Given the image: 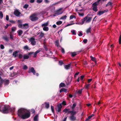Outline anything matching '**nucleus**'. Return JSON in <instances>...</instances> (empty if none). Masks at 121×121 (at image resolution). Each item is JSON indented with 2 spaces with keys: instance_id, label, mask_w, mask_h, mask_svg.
<instances>
[{
  "instance_id": "obj_17",
  "label": "nucleus",
  "mask_w": 121,
  "mask_h": 121,
  "mask_svg": "<svg viewBox=\"0 0 121 121\" xmlns=\"http://www.w3.org/2000/svg\"><path fill=\"white\" fill-rule=\"evenodd\" d=\"M76 105L77 104L76 103H74L73 104L72 106L71 107L72 110H74Z\"/></svg>"
},
{
  "instance_id": "obj_37",
  "label": "nucleus",
  "mask_w": 121,
  "mask_h": 121,
  "mask_svg": "<svg viewBox=\"0 0 121 121\" xmlns=\"http://www.w3.org/2000/svg\"><path fill=\"white\" fill-rule=\"evenodd\" d=\"M112 3L111 2H110V1H109L108 2V3L106 4V6H108V5H112Z\"/></svg>"
},
{
  "instance_id": "obj_5",
  "label": "nucleus",
  "mask_w": 121,
  "mask_h": 121,
  "mask_svg": "<svg viewBox=\"0 0 121 121\" xmlns=\"http://www.w3.org/2000/svg\"><path fill=\"white\" fill-rule=\"evenodd\" d=\"M90 15V14H88L84 18V22L85 21L86 23H90V22L92 19V17H89Z\"/></svg>"
},
{
  "instance_id": "obj_4",
  "label": "nucleus",
  "mask_w": 121,
  "mask_h": 121,
  "mask_svg": "<svg viewBox=\"0 0 121 121\" xmlns=\"http://www.w3.org/2000/svg\"><path fill=\"white\" fill-rule=\"evenodd\" d=\"M4 83L5 86L8 85L9 83V81L8 79H3L2 78L0 80V87L2 86L3 83Z\"/></svg>"
},
{
  "instance_id": "obj_15",
  "label": "nucleus",
  "mask_w": 121,
  "mask_h": 121,
  "mask_svg": "<svg viewBox=\"0 0 121 121\" xmlns=\"http://www.w3.org/2000/svg\"><path fill=\"white\" fill-rule=\"evenodd\" d=\"M40 51V50H38L36 51L35 52H34L33 54V57H35L37 55V54Z\"/></svg>"
},
{
  "instance_id": "obj_39",
  "label": "nucleus",
  "mask_w": 121,
  "mask_h": 121,
  "mask_svg": "<svg viewBox=\"0 0 121 121\" xmlns=\"http://www.w3.org/2000/svg\"><path fill=\"white\" fill-rule=\"evenodd\" d=\"M17 22L18 23V26L20 24H22V20H18L17 21Z\"/></svg>"
},
{
  "instance_id": "obj_38",
  "label": "nucleus",
  "mask_w": 121,
  "mask_h": 121,
  "mask_svg": "<svg viewBox=\"0 0 121 121\" xmlns=\"http://www.w3.org/2000/svg\"><path fill=\"white\" fill-rule=\"evenodd\" d=\"M91 118V115H90V116H89L86 119L85 121H89V120Z\"/></svg>"
},
{
  "instance_id": "obj_43",
  "label": "nucleus",
  "mask_w": 121,
  "mask_h": 121,
  "mask_svg": "<svg viewBox=\"0 0 121 121\" xmlns=\"http://www.w3.org/2000/svg\"><path fill=\"white\" fill-rule=\"evenodd\" d=\"M28 68L27 66L26 65H24L23 67V68L24 69H26Z\"/></svg>"
},
{
  "instance_id": "obj_25",
  "label": "nucleus",
  "mask_w": 121,
  "mask_h": 121,
  "mask_svg": "<svg viewBox=\"0 0 121 121\" xmlns=\"http://www.w3.org/2000/svg\"><path fill=\"white\" fill-rule=\"evenodd\" d=\"M90 57L91 59V60H92L93 61H96V58L95 57H93V56H90Z\"/></svg>"
},
{
  "instance_id": "obj_2",
  "label": "nucleus",
  "mask_w": 121,
  "mask_h": 121,
  "mask_svg": "<svg viewBox=\"0 0 121 121\" xmlns=\"http://www.w3.org/2000/svg\"><path fill=\"white\" fill-rule=\"evenodd\" d=\"M15 110V108H10V107L8 105H1L0 106V111L4 113H7L9 112H13Z\"/></svg>"
},
{
  "instance_id": "obj_30",
  "label": "nucleus",
  "mask_w": 121,
  "mask_h": 121,
  "mask_svg": "<svg viewBox=\"0 0 121 121\" xmlns=\"http://www.w3.org/2000/svg\"><path fill=\"white\" fill-rule=\"evenodd\" d=\"M65 84L64 83H61L59 85V87H62L65 86Z\"/></svg>"
},
{
  "instance_id": "obj_21",
  "label": "nucleus",
  "mask_w": 121,
  "mask_h": 121,
  "mask_svg": "<svg viewBox=\"0 0 121 121\" xmlns=\"http://www.w3.org/2000/svg\"><path fill=\"white\" fill-rule=\"evenodd\" d=\"M23 49L26 50H30V48H29L28 46L27 45H26L25 46L23 47Z\"/></svg>"
},
{
  "instance_id": "obj_52",
  "label": "nucleus",
  "mask_w": 121,
  "mask_h": 121,
  "mask_svg": "<svg viewBox=\"0 0 121 121\" xmlns=\"http://www.w3.org/2000/svg\"><path fill=\"white\" fill-rule=\"evenodd\" d=\"M79 73V72H78L77 73H76L75 75H74V77L75 78L77 75H78Z\"/></svg>"
},
{
  "instance_id": "obj_45",
  "label": "nucleus",
  "mask_w": 121,
  "mask_h": 121,
  "mask_svg": "<svg viewBox=\"0 0 121 121\" xmlns=\"http://www.w3.org/2000/svg\"><path fill=\"white\" fill-rule=\"evenodd\" d=\"M82 89L79 90L78 91V93L79 94H81L82 91Z\"/></svg>"
},
{
  "instance_id": "obj_44",
  "label": "nucleus",
  "mask_w": 121,
  "mask_h": 121,
  "mask_svg": "<svg viewBox=\"0 0 121 121\" xmlns=\"http://www.w3.org/2000/svg\"><path fill=\"white\" fill-rule=\"evenodd\" d=\"M77 54L76 52H72L71 53L72 56L73 57H74Z\"/></svg>"
},
{
  "instance_id": "obj_12",
  "label": "nucleus",
  "mask_w": 121,
  "mask_h": 121,
  "mask_svg": "<svg viewBox=\"0 0 121 121\" xmlns=\"http://www.w3.org/2000/svg\"><path fill=\"white\" fill-rule=\"evenodd\" d=\"M14 14L16 16L19 17L21 14V13L18 10H16L14 12Z\"/></svg>"
},
{
  "instance_id": "obj_32",
  "label": "nucleus",
  "mask_w": 121,
  "mask_h": 121,
  "mask_svg": "<svg viewBox=\"0 0 121 121\" xmlns=\"http://www.w3.org/2000/svg\"><path fill=\"white\" fill-rule=\"evenodd\" d=\"M92 9L94 11H98V9H97V6H96L95 7H93L92 8Z\"/></svg>"
},
{
  "instance_id": "obj_11",
  "label": "nucleus",
  "mask_w": 121,
  "mask_h": 121,
  "mask_svg": "<svg viewBox=\"0 0 121 121\" xmlns=\"http://www.w3.org/2000/svg\"><path fill=\"white\" fill-rule=\"evenodd\" d=\"M108 11V9H106V10H104V11H100L97 13V14L98 15H99L100 16V15H101L102 14L104 13L107 12Z\"/></svg>"
},
{
  "instance_id": "obj_54",
  "label": "nucleus",
  "mask_w": 121,
  "mask_h": 121,
  "mask_svg": "<svg viewBox=\"0 0 121 121\" xmlns=\"http://www.w3.org/2000/svg\"><path fill=\"white\" fill-rule=\"evenodd\" d=\"M9 21L10 22L12 23H15V22L13 20H9Z\"/></svg>"
},
{
  "instance_id": "obj_10",
  "label": "nucleus",
  "mask_w": 121,
  "mask_h": 121,
  "mask_svg": "<svg viewBox=\"0 0 121 121\" xmlns=\"http://www.w3.org/2000/svg\"><path fill=\"white\" fill-rule=\"evenodd\" d=\"M28 72L29 73H32L34 75H35L36 72L34 69L33 67H31L29 68V70Z\"/></svg>"
},
{
  "instance_id": "obj_13",
  "label": "nucleus",
  "mask_w": 121,
  "mask_h": 121,
  "mask_svg": "<svg viewBox=\"0 0 121 121\" xmlns=\"http://www.w3.org/2000/svg\"><path fill=\"white\" fill-rule=\"evenodd\" d=\"M62 9V8H60L58 9L56 11V12L57 13L58 15H59L62 14L63 13V12L62 11H61Z\"/></svg>"
},
{
  "instance_id": "obj_36",
  "label": "nucleus",
  "mask_w": 121,
  "mask_h": 121,
  "mask_svg": "<svg viewBox=\"0 0 121 121\" xmlns=\"http://www.w3.org/2000/svg\"><path fill=\"white\" fill-rule=\"evenodd\" d=\"M71 32L72 33L73 35H75L76 34V31L75 30H72L71 31Z\"/></svg>"
},
{
  "instance_id": "obj_57",
  "label": "nucleus",
  "mask_w": 121,
  "mask_h": 121,
  "mask_svg": "<svg viewBox=\"0 0 121 121\" xmlns=\"http://www.w3.org/2000/svg\"><path fill=\"white\" fill-rule=\"evenodd\" d=\"M67 117V116H65V118L64 119L63 121H66Z\"/></svg>"
},
{
  "instance_id": "obj_26",
  "label": "nucleus",
  "mask_w": 121,
  "mask_h": 121,
  "mask_svg": "<svg viewBox=\"0 0 121 121\" xmlns=\"http://www.w3.org/2000/svg\"><path fill=\"white\" fill-rule=\"evenodd\" d=\"M46 13V10H43L41 11L40 13V14L42 15H44Z\"/></svg>"
},
{
  "instance_id": "obj_1",
  "label": "nucleus",
  "mask_w": 121,
  "mask_h": 121,
  "mask_svg": "<svg viewBox=\"0 0 121 121\" xmlns=\"http://www.w3.org/2000/svg\"><path fill=\"white\" fill-rule=\"evenodd\" d=\"M18 115L21 119H24L29 118L30 116V113L27 110L21 108L18 110Z\"/></svg>"
},
{
  "instance_id": "obj_35",
  "label": "nucleus",
  "mask_w": 121,
  "mask_h": 121,
  "mask_svg": "<svg viewBox=\"0 0 121 121\" xmlns=\"http://www.w3.org/2000/svg\"><path fill=\"white\" fill-rule=\"evenodd\" d=\"M3 17V14L1 11H0V18L2 19Z\"/></svg>"
},
{
  "instance_id": "obj_18",
  "label": "nucleus",
  "mask_w": 121,
  "mask_h": 121,
  "mask_svg": "<svg viewBox=\"0 0 121 121\" xmlns=\"http://www.w3.org/2000/svg\"><path fill=\"white\" fill-rule=\"evenodd\" d=\"M18 52L17 51H15L13 52V55L15 57H16L17 56V54Z\"/></svg>"
},
{
  "instance_id": "obj_47",
  "label": "nucleus",
  "mask_w": 121,
  "mask_h": 121,
  "mask_svg": "<svg viewBox=\"0 0 121 121\" xmlns=\"http://www.w3.org/2000/svg\"><path fill=\"white\" fill-rule=\"evenodd\" d=\"M78 35L79 36H81L82 35V32L80 31L79 32Z\"/></svg>"
},
{
  "instance_id": "obj_60",
  "label": "nucleus",
  "mask_w": 121,
  "mask_h": 121,
  "mask_svg": "<svg viewBox=\"0 0 121 121\" xmlns=\"http://www.w3.org/2000/svg\"><path fill=\"white\" fill-rule=\"evenodd\" d=\"M61 51L63 53H65L64 49L62 48H61Z\"/></svg>"
},
{
  "instance_id": "obj_46",
  "label": "nucleus",
  "mask_w": 121,
  "mask_h": 121,
  "mask_svg": "<svg viewBox=\"0 0 121 121\" xmlns=\"http://www.w3.org/2000/svg\"><path fill=\"white\" fill-rule=\"evenodd\" d=\"M59 64L60 65H62L63 63V62L61 60L59 61Z\"/></svg>"
},
{
  "instance_id": "obj_6",
  "label": "nucleus",
  "mask_w": 121,
  "mask_h": 121,
  "mask_svg": "<svg viewBox=\"0 0 121 121\" xmlns=\"http://www.w3.org/2000/svg\"><path fill=\"white\" fill-rule=\"evenodd\" d=\"M18 27L20 28L26 29L28 28L29 26L28 24L26 23L24 24L19 25L18 26Z\"/></svg>"
},
{
  "instance_id": "obj_16",
  "label": "nucleus",
  "mask_w": 121,
  "mask_h": 121,
  "mask_svg": "<svg viewBox=\"0 0 121 121\" xmlns=\"http://www.w3.org/2000/svg\"><path fill=\"white\" fill-rule=\"evenodd\" d=\"M49 23V22L48 21L46 22L43 24L42 25V27H47V26L48 25Z\"/></svg>"
},
{
  "instance_id": "obj_9",
  "label": "nucleus",
  "mask_w": 121,
  "mask_h": 121,
  "mask_svg": "<svg viewBox=\"0 0 121 121\" xmlns=\"http://www.w3.org/2000/svg\"><path fill=\"white\" fill-rule=\"evenodd\" d=\"M62 108V104H58L57 107L56 108V110L59 113L61 111V109Z\"/></svg>"
},
{
  "instance_id": "obj_59",
  "label": "nucleus",
  "mask_w": 121,
  "mask_h": 121,
  "mask_svg": "<svg viewBox=\"0 0 121 121\" xmlns=\"http://www.w3.org/2000/svg\"><path fill=\"white\" fill-rule=\"evenodd\" d=\"M88 41V40L87 39H84V43H86Z\"/></svg>"
},
{
  "instance_id": "obj_22",
  "label": "nucleus",
  "mask_w": 121,
  "mask_h": 121,
  "mask_svg": "<svg viewBox=\"0 0 121 121\" xmlns=\"http://www.w3.org/2000/svg\"><path fill=\"white\" fill-rule=\"evenodd\" d=\"M19 36H20L23 33V31L21 30H18L17 32Z\"/></svg>"
},
{
  "instance_id": "obj_63",
  "label": "nucleus",
  "mask_w": 121,
  "mask_h": 121,
  "mask_svg": "<svg viewBox=\"0 0 121 121\" xmlns=\"http://www.w3.org/2000/svg\"><path fill=\"white\" fill-rule=\"evenodd\" d=\"M6 19L7 21H8L9 20V17L8 15H6Z\"/></svg>"
},
{
  "instance_id": "obj_24",
  "label": "nucleus",
  "mask_w": 121,
  "mask_h": 121,
  "mask_svg": "<svg viewBox=\"0 0 121 121\" xmlns=\"http://www.w3.org/2000/svg\"><path fill=\"white\" fill-rule=\"evenodd\" d=\"M49 103L46 102L45 103V107L46 108H48L49 107Z\"/></svg>"
},
{
  "instance_id": "obj_3",
  "label": "nucleus",
  "mask_w": 121,
  "mask_h": 121,
  "mask_svg": "<svg viewBox=\"0 0 121 121\" xmlns=\"http://www.w3.org/2000/svg\"><path fill=\"white\" fill-rule=\"evenodd\" d=\"M69 112L70 113V115L69 117V119L72 121H74L76 119V117L74 115L77 113V112L74 110H72L69 111Z\"/></svg>"
},
{
  "instance_id": "obj_58",
  "label": "nucleus",
  "mask_w": 121,
  "mask_h": 121,
  "mask_svg": "<svg viewBox=\"0 0 121 121\" xmlns=\"http://www.w3.org/2000/svg\"><path fill=\"white\" fill-rule=\"evenodd\" d=\"M43 1L42 0H37V3H41Z\"/></svg>"
},
{
  "instance_id": "obj_23",
  "label": "nucleus",
  "mask_w": 121,
  "mask_h": 121,
  "mask_svg": "<svg viewBox=\"0 0 121 121\" xmlns=\"http://www.w3.org/2000/svg\"><path fill=\"white\" fill-rule=\"evenodd\" d=\"M29 57V56H28L26 55V54L24 55L23 56L24 59L22 60L23 61H24V60L25 59H27Z\"/></svg>"
},
{
  "instance_id": "obj_7",
  "label": "nucleus",
  "mask_w": 121,
  "mask_h": 121,
  "mask_svg": "<svg viewBox=\"0 0 121 121\" xmlns=\"http://www.w3.org/2000/svg\"><path fill=\"white\" fill-rule=\"evenodd\" d=\"M30 18L31 20L32 21H35L38 19V17L36 16L35 14L31 15L30 17Z\"/></svg>"
},
{
  "instance_id": "obj_27",
  "label": "nucleus",
  "mask_w": 121,
  "mask_h": 121,
  "mask_svg": "<svg viewBox=\"0 0 121 121\" xmlns=\"http://www.w3.org/2000/svg\"><path fill=\"white\" fill-rule=\"evenodd\" d=\"M67 91V90L65 88H62L61 89L60 91V93H61V92L64 91L65 92L66 91Z\"/></svg>"
},
{
  "instance_id": "obj_31",
  "label": "nucleus",
  "mask_w": 121,
  "mask_h": 121,
  "mask_svg": "<svg viewBox=\"0 0 121 121\" xmlns=\"http://www.w3.org/2000/svg\"><path fill=\"white\" fill-rule=\"evenodd\" d=\"M3 38L4 40L6 41H8L9 40L7 36H4L3 37Z\"/></svg>"
},
{
  "instance_id": "obj_28",
  "label": "nucleus",
  "mask_w": 121,
  "mask_h": 121,
  "mask_svg": "<svg viewBox=\"0 0 121 121\" xmlns=\"http://www.w3.org/2000/svg\"><path fill=\"white\" fill-rule=\"evenodd\" d=\"M43 30L45 31H48L49 30V28L48 27H43Z\"/></svg>"
},
{
  "instance_id": "obj_53",
  "label": "nucleus",
  "mask_w": 121,
  "mask_h": 121,
  "mask_svg": "<svg viewBox=\"0 0 121 121\" xmlns=\"http://www.w3.org/2000/svg\"><path fill=\"white\" fill-rule=\"evenodd\" d=\"M28 6V5L27 4H25L23 6L24 8H27Z\"/></svg>"
},
{
  "instance_id": "obj_8",
  "label": "nucleus",
  "mask_w": 121,
  "mask_h": 121,
  "mask_svg": "<svg viewBox=\"0 0 121 121\" xmlns=\"http://www.w3.org/2000/svg\"><path fill=\"white\" fill-rule=\"evenodd\" d=\"M29 41L32 45L34 46L36 45V42L34 38L33 37L30 38L29 40Z\"/></svg>"
},
{
  "instance_id": "obj_40",
  "label": "nucleus",
  "mask_w": 121,
  "mask_h": 121,
  "mask_svg": "<svg viewBox=\"0 0 121 121\" xmlns=\"http://www.w3.org/2000/svg\"><path fill=\"white\" fill-rule=\"evenodd\" d=\"M90 86V84H86L85 86V88L86 89H87Z\"/></svg>"
},
{
  "instance_id": "obj_62",
  "label": "nucleus",
  "mask_w": 121,
  "mask_h": 121,
  "mask_svg": "<svg viewBox=\"0 0 121 121\" xmlns=\"http://www.w3.org/2000/svg\"><path fill=\"white\" fill-rule=\"evenodd\" d=\"M22 55L21 54H20L19 55V57L20 58H21L22 57Z\"/></svg>"
},
{
  "instance_id": "obj_34",
  "label": "nucleus",
  "mask_w": 121,
  "mask_h": 121,
  "mask_svg": "<svg viewBox=\"0 0 121 121\" xmlns=\"http://www.w3.org/2000/svg\"><path fill=\"white\" fill-rule=\"evenodd\" d=\"M62 23V22L61 21H59L56 22V24L58 25H60Z\"/></svg>"
},
{
  "instance_id": "obj_19",
  "label": "nucleus",
  "mask_w": 121,
  "mask_h": 121,
  "mask_svg": "<svg viewBox=\"0 0 121 121\" xmlns=\"http://www.w3.org/2000/svg\"><path fill=\"white\" fill-rule=\"evenodd\" d=\"M55 45L57 47L59 48L60 47V46L59 45V41L58 40H56L55 41Z\"/></svg>"
},
{
  "instance_id": "obj_61",
  "label": "nucleus",
  "mask_w": 121,
  "mask_h": 121,
  "mask_svg": "<svg viewBox=\"0 0 121 121\" xmlns=\"http://www.w3.org/2000/svg\"><path fill=\"white\" fill-rule=\"evenodd\" d=\"M74 17L73 15H71L70 17V19H73Z\"/></svg>"
},
{
  "instance_id": "obj_33",
  "label": "nucleus",
  "mask_w": 121,
  "mask_h": 121,
  "mask_svg": "<svg viewBox=\"0 0 121 121\" xmlns=\"http://www.w3.org/2000/svg\"><path fill=\"white\" fill-rule=\"evenodd\" d=\"M67 17L66 15H65L64 16L60 18V19L65 20L66 19Z\"/></svg>"
},
{
  "instance_id": "obj_49",
  "label": "nucleus",
  "mask_w": 121,
  "mask_h": 121,
  "mask_svg": "<svg viewBox=\"0 0 121 121\" xmlns=\"http://www.w3.org/2000/svg\"><path fill=\"white\" fill-rule=\"evenodd\" d=\"M16 29V28L15 27H13L12 28V31L14 32L15 31Z\"/></svg>"
},
{
  "instance_id": "obj_51",
  "label": "nucleus",
  "mask_w": 121,
  "mask_h": 121,
  "mask_svg": "<svg viewBox=\"0 0 121 121\" xmlns=\"http://www.w3.org/2000/svg\"><path fill=\"white\" fill-rule=\"evenodd\" d=\"M11 32L10 35V38L11 39H13V35L11 34Z\"/></svg>"
},
{
  "instance_id": "obj_42",
  "label": "nucleus",
  "mask_w": 121,
  "mask_h": 121,
  "mask_svg": "<svg viewBox=\"0 0 121 121\" xmlns=\"http://www.w3.org/2000/svg\"><path fill=\"white\" fill-rule=\"evenodd\" d=\"M97 2H95V3L93 4L92 6L93 7H95L96 6H97Z\"/></svg>"
},
{
  "instance_id": "obj_20",
  "label": "nucleus",
  "mask_w": 121,
  "mask_h": 121,
  "mask_svg": "<svg viewBox=\"0 0 121 121\" xmlns=\"http://www.w3.org/2000/svg\"><path fill=\"white\" fill-rule=\"evenodd\" d=\"M38 116L37 115L34 117V121H38Z\"/></svg>"
},
{
  "instance_id": "obj_55",
  "label": "nucleus",
  "mask_w": 121,
  "mask_h": 121,
  "mask_svg": "<svg viewBox=\"0 0 121 121\" xmlns=\"http://www.w3.org/2000/svg\"><path fill=\"white\" fill-rule=\"evenodd\" d=\"M74 24H75L74 23H70V24H68L67 25H66V26H69L72 25H73Z\"/></svg>"
},
{
  "instance_id": "obj_14",
  "label": "nucleus",
  "mask_w": 121,
  "mask_h": 121,
  "mask_svg": "<svg viewBox=\"0 0 121 121\" xmlns=\"http://www.w3.org/2000/svg\"><path fill=\"white\" fill-rule=\"evenodd\" d=\"M71 65V63L67 65H65L64 66L65 68L66 69H68L70 68Z\"/></svg>"
},
{
  "instance_id": "obj_56",
  "label": "nucleus",
  "mask_w": 121,
  "mask_h": 121,
  "mask_svg": "<svg viewBox=\"0 0 121 121\" xmlns=\"http://www.w3.org/2000/svg\"><path fill=\"white\" fill-rule=\"evenodd\" d=\"M0 46L1 48L2 49H3L4 48V46L2 44H1L0 45Z\"/></svg>"
},
{
  "instance_id": "obj_50",
  "label": "nucleus",
  "mask_w": 121,
  "mask_h": 121,
  "mask_svg": "<svg viewBox=\"0 0 121 121\" xmlns=\"http://www.w3.org/2000/svg\"><path fill=\"white\" fill-rule=\"evenodd\" d=\"M54 107L53 106H52V105L51 106V110H52V112L53 113H54Z\"/></svg>"
},
{
  "instance_id": "obj_64",
  "label": "nucleus",
  "mask_w": 121,
  "mask_h": 121,
  "mask_svg": "<svg viewBox=\"0 0 121 121\" xmlns=\"http://www.w3.org/2000/svg\"><path fill=\"white\" fill-rule=\"evenodd\" d=\"M44 35V34L43 33H41L40 35V36L41 37H43Z\"/></svg>"
},
{
  "instance_id": "obj_48",
  "label": "nucleus",
  "mask_w": 121,
  "mask_h": 121,
  "mask_svg": "<svg viewBox=\"0 0 121 121\" xmlns=\"http://www.w3.org/2000/svg\"><path fill=\"white\" fill-rule=\"evenodd\" d=\"M119 44H121V35H120L119 37Z\"/></svg>"
},
{
  "instance_id": "obj_41",
  "label": "nucleus",
  "mask_w": 121,
  "mask_h": 121,
  "mask_svg": "<svg viewBox=\"0 0 121 121\" xmlns=\"http://www.w3.org/2000/svg\"><path fill=\"white\" fill-rule=\"evenodd\" d=\"M69 111H69L68 109L65 108L63 110V112H68V113H69Z\"/></svg>"
},
{
  "instance_id": "obj_29",
  "label": "nucleus",
  "mask_w": 121,
  "mask_h": 121,
  "mask_svg": "<svg viewBox=\"0 0 121 121\" xmlns=\"http://www.w3.org/2000/svg\"><path fill=\"white\" fill-rule=\"evenodd\" d=\"M91 26L89 27L86 30V32L87 33H89L90 32H91Z\"/></svg>"
}]
</instances>
